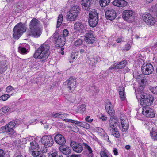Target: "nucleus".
<instances>
[{"label": "nucleus", "instance_id": "1", "mask_svg": "<svg viewBox=\"0 0 157 157\" xmlns=\"http://www.w3.org/2000/svg\"><path fill=\"white\" fill-rule=\"evenodd\" d=\"M49 49L50 46L48 43H44L35 51L34 57L35 59H40L42 62H45L50 54Z\"/></svg>", "mask_w": 157, "mask_h": 157}, {"label": "nucleus", "instance_id": "2", "mask_svg": "<svg viewBox=\"0 0 157 157\" xmlns=\"http://www.w3.org/2000/svg\"><path fill=\"white\" fill-rule=\"evenodd\" d=\"M18 121L13 120L5 126H3L0 128V131L5 133L6 135H8L10 137H21V135L20 134L15 132L13 128L17 127L20 124Z\"/></svg>", "mask_w": 157, "mask_h": 157}, {"label": "nucleus", "instance_id": "3", "mask_svg": "<svg viewBox=\"0 0 157 157\" xmlns=\"http://www.w3.org/2000/svg\"><path fill=\"white\" fill-rule=\"evenodd\" d=\"M40 23V21L36 18H33L31 20L29 24V36L35 38L40 36L42 32V29L39 26Z\"/></svg>", "mask_w": 157, "mask_h": 157}, {"label": "nucleus", "instance_id": "4", "mask_svg": "<svg viewBox=\"0 0 157 157\" xmlns=\"http://www.w3.org/2000/svg\"><path fill=\"white\" fill-rule=\"evenodd\" d=\"M56 32L53 35V38H54V40L56 41V46L58 48H61V50L62 51V55L64 54V51L63 50L64 48H62L65 44L66 41V37L69 34V31L67 29H64L63 32V34L59 35L56 34Z\"/></svg>", "mask_w": 157, "mask_h": 157}, {"label": "nucleus", "instance_id": "5", "mask_svg": "<svg viewBox=\"0 0 157 157\" xmlns=\"http://www.w3.org/2000/svg\"><path fill=\"white\" fill-rule=\"evenodd\" d=\"M26 30V27L25 24L21 22L17 23L13 29V38L15 39H18Z\"/></svg>", "mask_w": 157, "mask_h": 157}, {"label": "nucleus", "instance_id": "6", "mask_svg": "<svg viewBox=\"0 0 157 157\" xmlns=\"http://www.w3.org/2000/svg\"><path fill=\"white\" fill-rule=\"evenodd\" d=\"M80 11L79 7L74 6L71 8L68 12L67 13L66 19L69 21H74L78 17Z\"/></svg>", "mask_w": 157, "mask_h": 157}, {"label": "nucleus", "instance_id": "7", "mask_svg": "<svg viewBox=\"0 0 157 157\" xmlns=\"http://www.w3.org/2000/svg\"><path fill=\"white\" fill-rule=\"evenodd\" d=\"M154 98L152 95L143 93L140 95V104L143 107L148 106L152 103Z\"/></svg>", "mask_w": 157, "mask_h": 157}, {"label": "nucleus", "instance_id": "8", "mask_svg": "<svg viewBox=\"0 0 157 157\" xmlns=\"http://www.w3.org/2000/svg\"><path fill=\"white\" fill-rule=\"evenodd\" d=\"M109 127L111 128L112 135L114 137H117L119 136V132L116 127L118 125V118L116 116H112L109 120Z\"/></svg>", "mask_w": 157, "mask_h": 157}, {"label": "nucleus", "instance_id": "9", "mask_svg": "<svg viewBox=\"0 0 157 157\" xmlns=\"http://www.w3.org/2000/svg\"><path fill=\"white\" fill-rule=\"evenodd\" d=\"M98 22V15L95 9H92L89 14V24L92 27L96 26Z\"/></svg>", "mask_w": 157, "mask_h": 157}, {"label": "nucleus", "instance_id": "10", "mask_svg": "<svg viewBox=\"0 0 157 157\" xmlns=\"http://www.w3.org/2000/svg\"><path fill=\"white\" fill-rule=\"evenodd\" d=\"M67 86V90L70 93L75 92V88L77 86L76 78L72 76H71L69 79L63 83Z\"/></svg>", "mask_w": 157, "mask_h": 157}, {"label": "nucleus", "instance_id": "11", "mask_svg": "<svg viewBox=\"0 0 157 157\" xmlns=\"http://www.w3.org/2000/svg\"><path fill=\"white\" fill-rule=\"evenodd\" d=\"M123 19L129 22H132L134 20V12L132 10H126L122 13Z\"/></svg>", "mask_w": 157, "mask_h": 157}, {"label": "nucleus", "instance_id": "12", "mask_svg": "<svg viewBox=\"0 0 157 157\" xmlns=\"http://www.w3.org/2000/svg\"><path fill=\"white\" fill-rule=\"evenodd\" d=\"M154 71L153 65L150 63H144L141 67V71L143 74L147 75L152 73Z\"/></svg>", "mask_w": 157, "mask_h": 157}, {"label": "nucleus", "instance_id": "13", "mask_svg": "<svg viewBox=\"0 0 157 157\" xmlns=\"http://www.w3.org/2000/svg\"><path fill=\"white\" fill-rule=\"evenodd\" d=\"M84 37V40L88 44H93L95 41V38L93 35V32L92 30L87 31Z\"/></svg>", "mask_w": 157, "mask_h": 157}, {"label": "nucleus", "instance_id": "14", "mask_svg": "<svg viewBox=\"0 0 157 157\" xmlns=\"http://www.w3.org/2000/svg\"><path fill=\"white\" fill-rule=\"evenodd\" d=\"M143 20L148 25H152L155 23V18L148 13H145L143 15Z\"/></svg>", "mask_w": 157, "mask_h": 157}, {"label": "nucleus", "instance_id": "15", "mask_svg": "<svg viewBox=\"0 0 157 157\" xmlns=\"http://www.w3.org/2000/svg\"><path fill=\"white\" fill-rule=\"evenodd\" d=\"M70 145L74 151L77 153H80L83 150V147L81 144L71 141Z\"/></svg>", "mask_w": 157, "mask_h": 157}, {"label": "nucleus", "instance_id": "16", "mask_svg": "<svg viewBox=\"0 0 157 157\" xmlns=\"http://www.w3.org/2000/svg\"><path fill=\"white\" fill-rule=\"evenodd\" d=\"M127 62L126 60H124L122 61L116 63L112 65L109 68L110 70L116 69H121L124 68Z\"/></svg>", "mask_w": 157, "mask_h": 157}, {"label": "nucleus", "instance_id": "17", "mask_svg": "<svg viewBox=\"0 0 157 157\" xmlns=\"http://www.w3.org/2000/svg\"><path fill=\"white\" fill-rule=\"evenodd\" d=\"M105 16L107 19L112 20L116 18V13L112 9H108L105 11Z\"/></svg>", "mask_w": 157, "mask_h": 157}, {"label": "nucleus", "instance_id": "18", "mask_svg": "<svg viewBox=\"0 0 157 157\" xmlns=\"http://www.w3.org/2000/svg\"><path fill=\"white\" fill-rule=\"evenodd\" d=\"M30 50L29 46L28 44H23L18 47V52L21 54H25L28 53Z\"/></svg>", "mask_w": 157, "mask_h": 157}, {"label": "nucleus", "instance_id": "19", "mask_svg": "<svg viewBox=\"0 0 157 157\" xmlns=\"http://www.w3.org/2000/svg\"><path fill=\"white\" fill-rule=\"evenodd\" d=\"M40 142L45 146L49 147L53 144L54 141L53 138H41Z\"/></svg>", "mask_w": 157, "mask_h": 157}, {"label": "nucleus", "instance_id": "20", "mask_svg": "<svg viewBox=\"0 0 157 157\" xmlns=\"http://www.w3.org/2000/svg\"><path fill=\"white\" fill-rule=\"evenodd\" d=\"M112 3L114 5L119 7L125 6L127 4V2L124 0H114Z\"/></svg>", "mask_w": 157, "mask_h": 157}, {"label": "nucleus", "instance_id": "21", "mask_svg": "<svg viewBox=\"0 0 157 157\" xmlns=\"http://www.w3.org/2000/svg\"><path fill=\"white\" fill-rule=\"evenodd\" d=\"M142 113L147 117L153 118L155 116L153 110L151 108L149 107L148 108H147L145 112L143 111L142 112Z\"/></svg>", "mask_w": 157, "mask_h": 157}, {"label": "nucleus", "instance_id": "22", "mask_svg": "<svg viewBox=\"0 0 157 157\" xmlns=\"http://www.w3.org/2000/svg\"><path fill=\"white\" fill-rule=\"evenodd\" d=\"M74 28L77 31L82 32L85 29V26L82 22L78 21L74 24Z\"/></svg>", "mask_w": 157, "mask_h": 157}, {"label": "nucleus", "instance_id": "23", "mask_svg": "<svg viewBox=\"0 0 157 157\" xmlns=\"http://www.w3.org/2000/svg\"><path fill=\"white\" fill-rule=\"evenodd\" d=\"M59 150L61 152L65 155H69L71 152V148L68 147L61 146L59 147Z\"/></svg>", "mask_w": 157, "mask_h": 157}, {"label": "nucleus", "instance_id": "24", "mask_svg": "<svg viewBox=\"0 0 157 157\" xmlns=\"http://www.w3.org/2000/svg\"><path fill=\"white\" fill-rule=\"evenodd\" d=\"M81 5L83 9L86 11H89L91 6V1L90 0H82Z\"/></svg>", "mask_w": 157, "mask_h": 157}, {"label": "nucleus", "instance_id": "25", "mask_svg": "<svg viewBox=\"0 0 157 157\" xmlns=\"http://www.w3.org/2000/svg\"><path fill=\"white\" fill-rule=\"evenodd\" d=\"M31 146L29 147L30 151L33 150H38L39 148V146L37 143L35 141L31 142L30 143Z\"/></svg>", "mask_w": 157, "mask_h": 157}, {"label": "nucleus", "instance_id": "26", "mask_svg": "<svg viewBox=\"0 0 157 157\" xmlns=\"http://www.w3.org/2000/svg\"><path fill=\"white\" fill-rule=\"evenodd\" d=\"M55 142L59 145L63 146L66 142L65 138H54Z\"/></svg>", "mask_w": 157, "mask_h": 157}, {"label": "nucleus", "instance_id": "27", "mask_svg": "<svg viewBox=\"0 0 157 157\" xmlns=\"http://www.w3.org/2000/svg\"><path fill=\"white\" fill-rule=\"evenodd\" d=\"M124 88L123 87H120L119 90L120 96L121 100L124 101L125 99V93L124 92Z\"/></svg>", "mask_w": 157, "mask_h": 157}, {"label": "nucleus", "instance_id": "28", "mask_svg": "<svg viewBox=\"0 0 157 157\" xmlns=\"http://www.w3.org/2000/svg\"><path fill=\"white\" fill-rule=\"evenodd\" d=\"M100 59V58L98 56L90 58V59L89 63L92 66L95 65L98 60Z\"/></svg>", "mask_w": 157, "mask_h": 157}, {"label": "nucleus", "instance_id": "29", "mask_svg": "<svg viewBox=\"0 0 157 157\" xmlns=\"http://www.w3.org/2000/svg\"><path fill=\"white\" fill-rule=\"evenodd\" d=\"M110 0H100V6L102 7H105L109 4Z\"/></svg>", "mask_w": 157, "mask_h": 157}, {"label": "nucleus", "instance_id": "30", "mask_svg": "<svg viewBox=\"0 0 157 157\" xmlns=\"http://www.w3.org/2000/svg\"><path fill=\"white\" fill-rule=\"evenodd\" d=\"M63 19V15L62 14H60L58 17L57 20V28H59L61 25Z\"/></svg>", "mask_w": 157, "mask_h": 157}, {"label": "nucleus", "instance_id": "31", "mask_svg": "<svg viewBox=\"0 0 157 157\" xmlns=\"http://www.w3.org/2000/svg\"><path fill=\"white\" fill-rule=\"evenodd\" d=\"M86 106L85 104H82L79 107L78 111L81 113L82 114L85 111Z\"/></svg>", "mask_w": 157, "mask_h": 157}, {"label": "nucleus", "instance_id": "32", "mask_svg": "<svg viewBox=\"0 0 157 157\" xmlns=\"http://www.w3.org/2000/svg\"><path fill=\"white\" fill-rule=\"evenodd\" d=\"M83 39L80 38L77 39L74 43L75 46L77 47L80 46L83 43Z\"/></svg>", "mask_w": 157, "mask_h": 157}, {"label": "nucleus", "instance_id": "33", "mask_svg": "<svg viewBox=\"0 0 157 157\" xmlns=\"http://www.w3.org/2000/svg\"><path fill=\"white\" fill-rule=\"evenodd\" d=\"M32 155L34 157H38L42 154L40 153V151H37V150H33L31 151H30Z\"/></svg>", "mask_w": 157, "mask_h": 157}, {"label": "nucleus", "instance_id": "34", "mask_svg": "<svg viewBox=\"0 0 157 157\" xmlns=\"http://www.w3.org/2000/svg\"><path fill=\"white\" fill-rule=\"evenodd\" d=\"M105 107L106 110L109 109L113 108L112 105L109 100H108L106 101V103L105 105Z\"/></svg>", "mask_w": 157, "mask_h": 157}, {"label": "nucleus", "instance_id": "35", "mask_svg": "<svg viewBox=\"0 0 157 157\" xmlns=\"http://www.w3.org/2000/svg\"><path fill=\"white\" fill-rule=\"evenodd\" d=\"M48 157H63V156L62 155H58L56 152H53L52 153H49Z\"/></svg>", "mask_w": 157, "mask_h": 157}, {"label": "nucleus", "instance_id": "36", "mask_svg": "<svg viewBox=\"0 0 157 157\" xmlns=\"http://www.w3.org/2000/svg\"><path fill=\"white\" fill-rule=\"evenodd\" d=\"M129 127V124H127V125L124 124H121V126H119L120 128V129L121 128V130L122 131H125L127 130L128 128Z\"/></svg>", "mask_w": 157, "mask_h": 157}, {"label": "nucleus", "instance_id": "37", "mask_svg": "<svg viewBox=\"0 0 157 157\" xmlns=\"http://www.w3.org/2000/svg\"><path fill=\"white\" fill-rule=\"evenodd\" d=\"M149 89L153 94H157V86L154 87L150 86Z\"/></svg>", "mask_w": 157, "mask_h": 157}, {"label": "nucleus", "instance_id": "38", "mask_svg": "<svg viewBox=\"0 0 157 157\" xmlns=\"http://www.w3.org/2000/svg\"><path fill=\"white\" fill-rule=\"evenodd\" d=\"M101 129L102 130V131L101 132L98 134L99 136L104 137H108L107 134L105 132L103 129Z\"/></svg>", "mask_w": 157, "mask_h": 157}, {"label": "nucleus", "instance_id": "39", "mask_svg": "<svg viewBox=\"0 0 157 157\" xmlns=\"http://www.w3.org/2000/svg\"><path fill=\"white\" fill-rule=\"evenodd\" d=\"M108 114L111 116H113L114 114V110L113 108L109 109L106 110Z\"/></svg>", "mask_w": 157, "mask_h": 157}, {"label": "nucleus", "instance_id": "40", "mask_svg": "<svg viewBox=\"0 0 157 157\" xmlns=\"http://www.w3.org/2000/svg\"><path fill=\"white\" fill-rule=\"evenodd\" d=\"M10 96L8 94H5L0 97V100L3 101H6L9 98Z\"/></svg>", "mask_w": 157, "mask_h": 157}, {"label": "nucleus", "instance_id": "41", "mask_svg": "<svg viewBox=\"0 0 157 157\" xmlns=\"http://www.w3.org/2000/svg\"><path fill=\"white\" fill-rule=\"evenodd\" d=\"M84 146L86 148V150L88 151L89 154H91L92 153V151L90 146H89L87 144L83 143Z\"/></svg>", "mask_w": 157, "mask_h": 157}, {"label": "nucleus", "instance_id": "42", "mask_svg": "<svg viewBox=\"0 0 157 157\" xmlns=\"http://www.w3.org/2000/svg\"><path fill=\"white\" fill-rule=\"evenodd\" d=\"M121 124H126V125H127V124H129L128 120L126 118H125L124 119H121Z\"/></svg>", "mask_w": 157, "mask_h": 157}, {"label": "nucleus", "instance_id": "43", "mask_svg": "<svg viewBox=\"0 0 157 157\" xmlns=\"http://www.w3.org/2000/svg\"><path fill=\"white\" fill-rule=\"evenodd\" d=\"M141 80V84L140 85L142 86H145L146 84V79L142 77L141 78H140Z\"/></svg>", "mask_w": 157, "mask_h": 157}, {"label": "nucleus", "instance_id": "44", "mask_svg": "<svg viewBox=\"0 0 157 157\" xmlns=\"http://www.w3.org/2000/svg\"><path fill=\"white\" fill-rule=\"evenodd\" d=\"M74 124L78 125V126L82 127L83 124L84 122H80L76 120H75L74 121Z\"/></svg>", "mask_w": 157, "mask_h": 157}, {"label": "nucleus", "instance_id": "45", "mask_svg": "<svg viewBox=\"0 0 157 157\" xmlns=\"http://www.w3.org/2000/svg\"><path fill=\"white\" fill-rule=\"evenodd\" d=\"M4 114L8 112L10 110V108L8 106H5L2 108Z\"/></svg>", "mask_w": 157, "mask_h": 157}, {"label": "nucleus", "instance_id": "46", "mask_svg": "<svg viewBox=\"0 0 157 157\" xmlns=\"http://www.w3.org/2000/svg\"><path fill=\"white\" fill-rule=\"evenodd\" d=\"M151 136L153 137H157V132L153 130L152 128V131L150 132Z\"/></svg>", "mask_w": 157, "mask_h": 157}, {"label": "nucleus", "instance_id": "47", "mask_svg": "<svg viewBox=\"0 0 157 157\" xmlns=\"http://www.w3.org/2000/svg\"><path fill=\"white\" fill-rule=\"evenodd\" d=\"M144 86L140 85L137 90L138 93L140 94H141L144 91Z\"/></svg>", "mask_w": 157, "mask_h": 157}, {"label": "nucleus", "instance_id": "48", "mask_svg": "<svg viewBox=\"0 0 157 157\" xmlns=\"http://www.w3.org/2000/svg\"><path fill=\"white\" fill-rule=\"evenodd\" d=\"M75 58V53H73L71 55L69 59L70 60V63L73 62Z\"/></svg>", "mask_w": 157, "mask_h": 157}, {"label": "nucleus", "instance_id": "49", "mask_svg": "<svg viewBox=\"0 0 157 157\" xmlns=\"http://www.w3.org/2000/svg\"><path fill=\"white\" fill-rule=\"evenodd\" d=\"M14 88L11 86H9L6 88V91L8 93L14 90Z\"/></svg>", "mask_w": 157, "mask_h": 157}, {"label": "nucleus", "instance_id": "50", "mask_svg": "<svg viewBox=\"0 0 157 157\" xmlns=\"http://www.w3.org/2000/svg\"><path fill=\"white\" fill-rule=\"evenodd\" d=\"M82 127L86 129H89L90 128V126L89 124L85 122H84Z\"/></svg>", "mask_w": 157, "mask_h": 157}, {"label": "nucleus", "instance_id": "51", "mask_svg": "<svg viewBox=\"0 0 157 157\" xmlns=\"http://www.w3.org/2000/svg\"><path fill=\"white\" fill-rule=\"evenodd\" d=\"M100 154L101 157H109L107 154L104 151H101Z\"/></svg>", "mask_w": 157, "mask_h": 157}, {"label": "nucleus", "instance_id": "52", "mask_svg": "<svg viewBox=\"0 0 157 157\" xmlns=\"http://www.w3.org/2000/svg\"><path fill=\"white\" fill-rule=\"evenodd\" d=\"M7 68H6V67H4L3 66H0V74L4 72H5Z\"/></svg>", "mask_w": 157, "mask_h": 157}, {"label": "nucleus", "instance_id": "53", "mask_svg": "<svg viewBox=\"0 0 157 157\" xmlns=\"http://www.w3.org/2000/svg\"><path fill=\"white\" fill-rule=\"evenodd\" d=\"M90 117V116H87L85 117V121L88 123L92 122L93 121V119H89Z\"/></svg>", "mask_w": 157, "mask_h": 157}, {"label": "nucleus", "instance_id": "54", "mask_svg": "<svg viewBox=\"0 0 157 157\" xmlns=\"http://www.w3.org/2000/svg\"><path fill=\"white\" fill-rule=\"evenodd\" d=\"M6 62L7 61L5 60H2V61L1 62H0V66H3L4 67H6V68H7V66H5V65L6 64Z\"/></svg>", "mask_w": 157, "mask_h": 157}, {"label": "nucleus", "instance_id": "55", "mask_svg": "<svg viewBox=\"0 0 157 157\" xmlns=\"http://www.w3.org/2000/svg\"><path fill=\"white\" fill-rule=\"evenodd\" d=\"M60 113H57L54 114H53L52 117L54 118H59V117H60Z\"/></svg>", "mask_w": 157, "mask_h": 157}, {"label": "nucleus", "instance_id": "56", "mask_svg": "<svg viewBox=\"0 0 157 157\" xmlns=\"http://www.w3.org/2000/svg\"><path fill=\"white\" fill-rule=\"evenodd\" d=\"M63 121L65 122H71L72 123H74V120H73L72 119H68L67 118H65L63 119Z\"/></svg>", "mask_w": 157, "mask_h": 157}, {"label": "nucleus", "instance_id": "57", "mask_svg": "<svg viewBox=\"0 0 157 157\" xmlns=\"http://www.w3.org/2000/svg\"><path fill=\"white\" fill-rule=\"evenodd\" d=\"M99 117L100 119H102L103 121H105L107 120V117L104 115H102L101 116Z\"/></svg>", "mask_w": 157, "mask_h": 157}, {"label": "nucleus", "instance_id": "58", "mask_svg": "<svg viewBox=\"0 0 157 157\" xmlns=\"http://www.w3.org/2000/svg\"><path fill=\"white\" fill-rule=\"evenodd\" d=\"M131 48V46L129 44H127L125 45L124 49L126 50H129Z\"/></svg>", "mask_w": 157, "mask_h": 157}, {"label": "nucleus", "instance_id": "59", "mask_svg": "<svg viewBox=\"0 0 157 157\" xmlns=\"http://www.w3.org/2000/svg\"><path fill=\"white\" fill-rule=\"evenodd\" d=\"M5 153L4 151L1 149H0V157H4Z\"/></svg>", "mask_w": 157, "mask_h": 157}, {"label": "nucleus", "instance_id": "60", "mask_svg": "<svg viewBox=\"0 0 157 157\" xmlns=\"http://www.w3.org/2000/svg\"><path fill=\"white\" fill-rule=\"evenodd\" d=\"M54 136V135H44L43 136H40V137H53Z\"/></svg>", "mask_w": 157, "mask_h": 157}, {"label": "nucleus", "instance_id": "61", "mask_svg": "<svg viewBox=\"0 0 157 157\" xmlns=\"http://www.w3.org/2000/svg\"><path fill=\"white\" fill-rule=\"evenodd\" d=\"M68 157H81L80 155L73 154L71 155H69Z\"/></svg>", "mask_w": 157, "mask_h": 157}, {"label": "nucleus", "instance_id": "62", "mask_svg": "<svg viewBox=\"0 0 157 157\" xmlns=\"http://www.w3.org/2000/svg\"><path fill=\"white\" fill-rule=\"evenodd\" d=\"M113 151L115 155H118V150L116 148H114Z\"/></svg>", "mask_w": 157, "mask_h": 157}, {"label": "nucleus", "instance_id": "63", "mask_svg": "<svg viewBox=\"0 0 157 157\" xmlns=\"http://www.w3.org/2000/svg\"><path fill=\"white\" fill-rule=\"evenodd\" d=\"M54 137H64L63 136H62V134L58 133L56 134Z\"/></svg>", "mask_w": 157, "mask_h": 157}, {"label": "nucleus", "instance_id": "64", "mask_svg": "<svg viewBox=\"0 0 157 157\" xmlns=\"http://www.w3.org/2000/svg\"><path fill=\"white\" fill-rule=\"evenodd\" d=\"M130 70V69H129L128 68L126 67L125 69L124 72L125 73L128 72H129Z\"/></svg>", "mask_w": 157, "mask_h": 157}]
</instances>
